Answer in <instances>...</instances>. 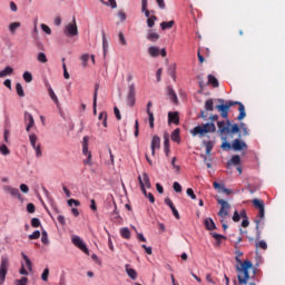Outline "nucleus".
Returning a JSON list of instances; mask_svg holds the SVG:
<instances>
[{"mask_svg":"<svg viewBox=\"0 0 285 285\" xmlns=\"http://www.w3.org/2000/svg\"><path fill=\"white\" fill-rule=\"evenodd\" d=\"M147 39L148 41H151V42L159 41V33L149 31L147 35Z\"/></svg>","mask_w":285,"mask_h":285,"instance_id":"nucleus-28","label":"nucleus"},{"mask_svg":"<svg viewBox=\"0 0 285 285\" xmlns=\"http://www.w3.org/2000/svg\"><path fill=\"white\" fill-rule=\"evenodd\" d=\"M242 164V158L239 155H235L228 160L227 166H239Z\"/></svg>","mask_w":285,"mask_h":285,"instance_id":"nucleus-21","label":"nucleus"},{"mask_svg":"<svg viewBox=\"0 0 285 285\" xmlns=\"http://www.w3.org/2000/svg\"><path fill=\"white\" fill-rule=\"evenodd\" d=\"M208 83H210V86H213L214 88H219V81L213 75L208 76Z\"/></svg>","mask_w":285,"mask_h":285,"instance_id":"nucleus-30","label":"nucleus"},{"mask_svg":"<svg viewBox=\"0 0 285 285\" xmlns=\"http://www.w3.org/2000/svg\"><path fill=\"white\" fill-rule=\"evenodd\" d=\"M37 60L40 63H48V57L43 52H39L37 56Z\"/></svg>","mask_w":285,"mask_h":285,"instance_id":"nucleus-37","label":"nucleus"},{"mask_svg":"<svg viewBox=\"0 0 285 285\" xmlns=\"http://www.w3.org/2000/svg\"><path fill=\"white\" fill-rule=\"evenodd\" d=\"M38 140L39 137H37V134L32 132L29 135V141L32 148H37V146H39V144H37Z\"/></svg>","mask_w":285,"mask_h":285,"instance_id":"nucleus-25","label":"nucleus"},{"mask_svg":"<svg viewBox=\"0 0 285 285\" xmlns=\"http://www.w3.org/2000/svg\"><path fill=\"white\" fill-rule=\"evenodd\" d=\"M14 72V69L10 66H7L4 69L0 71V79H3L4 77H10Z\"/></svg>","mask_w":285,"mask_h":285,"instance_id":"nucleus-19","label":"nucleus"},{"mask_svg":"<svg viewBox=\"0 0 285 285\" xmlns=\"http://www.w3.org/2000/svg\"><path fill=\"white\" fill-rule=\"evenodd\" d=\"M102 50L104 55L108 51V40L106 39V35L102 36Z\"/></svg>","mask_w":285,"mask_h":285,"instance_id":"nucleus-53","label":"nucleus"},{"mask_svg":"<svg viewBox=\"0 0 285 285\" xmlns=\"http://www.w3.org/2000/svg\"><path fill=\"white\" fill-rule=\"evenodd\" d=\"M10 268V259L7 256H2L0 259V285L6 282V275Z\"/></svg>","mask_w":285,"mask_h":285,"instance_id":"nucleus-4","label":"nucleus"},{"mask_svg":"<svg viewBox=\"0 0 285 285\" xmlns=\"http://www.w3.org/2000/svg\"><path fill=\"white\" fill-rule=\"evenodd\" d=\"M173 26H175V20H170V21H164L160 23V28L161 30H170V28H173Z\"/></svg>","mask_w":285,"mask_h":285,"instance_id":"nucleus-27","label":"nucleus"},{"mask_svg":"<svg viewBox=\"0 0 285 285\" xmlns=\"http://www.w3.org/2000/svg\"><path fill=\"white\" fill-rule=\"evenodd\" d=\"M40 28L42 31H45L46 35H52V29H50V27H48V24L41 23Z\"/></svg>","mask_w":285,"mask_h":285,"instance_id":"nucleus-50","label":"nucleus"},{"mask_svg":"<svg viewBox=\"0 0 285 285\" xmlns=\"http://www.w3.org/2000/svg\"><path fill=\"white\" fill-rule=\"evenodd\" d=\"M41 237V232L35 230L32 234L29 235V239H39Z\"/></svg>","mask_w":285,"mask_h":285,"instance_id":"nucleus-56","label":"nucleus"},{"mask_svg":"<svg viewBox=\"0 0 285 285\" xmlns=\"http://www.w3.org/2000/svg\"><path fill=\"white\" fill-rule=\"evenodd\" d=\"M168 95H169V98L171 99V101L174 104H177V100H178L177 94H175V90L171 87L168 88Z\"/></svg>","mask_w":285,"mask_h":285,"instance_id":"nucleus-34","label":"nucleus"},{"mask_svg":"<svg viewBox=\"0 0 285 285\" xmlns=\"http://www.w3.org/2000/svg\"><path fill=\"white\" fill-rule=\"evenodd\" d=\"M205 110L213 112L215 110V102L213 99H208L205 101Z\"/></svg>","mask_w":285,"mask_h":285,"instance_id":"nucleus-26","label":"nucleus"},{"mask_svg":"<svg viewBox=\"0 0 285 285\" xmlns=\"http://www.w3.org/2000/svg\"><path fill=\"white\" fill-rule=\"evenodd\" d=\"M80 60H81V62H82V66H87L88 61H90V55L83 53V55L80 57Z\"/></svg>","mask_w":285,"mask_h":285,"instance_id":"nucleus-49","label":"nucleus"},{"mask_svg":"<svg viewBox=\"0 0 285 285\" xmlns=\"http://www.w3.org/2000/svg\"><path fill=\"white\" fill-rule=\"evenodd\" d=\"M67 204L70 207H72V206H76V207L81 206V203L79 200L75 199V198L69 199Z\"/></svg>","mask_w":285,"mask_h":285,"instance_id":"nucleus-52","label":"nucleus"},{"mask_svg":"<svg viewBox=\"0 0 285 285\" xmlns=\"http://www.w3.org/2000/svg\"><path fill=\"white\" fill-rule=\"evenodd\" d=\"M171 141H176L177 144H179V141H180L179 129H175L171 132Z\"/></svg>","mask_w":285,"mask_h":285,"instance_id":"nucleus-36","label":"nucleus"},{"mask_svg":"<svg viewBox=\"0 0 285 285\" xmlns=\"http://www.w3.org/2000/svg\"><path fill=\"white\" fill-rule=\"evenodd\" d=\"M20 190H21V193H24V194L30 193V188L26 184L20 185Z\"/></svg>","mask_w":285,"mask_h":285,"instance_id":"nucleus-63","label":"nucleus"},{"mask_svg":"<svg viewBox=\"0 0 285 285\" xmlns=\"http://www.w3.org/2000/svg\"><path fill=\"white\" fill-rule=\"evenodd\" d=\"M246 148H248V145H246V142L239 138H236L232 142V150H235L236 153L239 150H246Z\"/></svg>","mask_w":285,"mask_h":285,"instance_id":"nucleus-10","label":"nucleus"},{"mask_svg":"<svg viewBox=\"0 0 285 285\" xmlns=\"http://www.w3.org/2000/svg\"><path fill=\"white\" fill-rule=\"evenodd\" d=\"M217 130V127H215V122H207L203 126H196L194 129L190 130L193 137H204L206 132H215Z\"/></svg>","mask_w":285,"mask_h":285,"instance_id":"nucleus-3","label":"nucleus"},{"mask_svg":"<svg viewBox=\"0 0 285 285\" xmlns=\"http://www.w3.org/2000/svg\"><path fill=\"white\" fill-rule=\"evenodd\" d=\"M22 255V259H24V268H27V271H29L31 273L32 271V261H30V258L28 257V255H26L24 253L21 254Z\"/></svg>","mask_w":285,"mask_h":285,"instance_id":"nucleus-22","label":"nucleus"},{"mask_svg":"<svg viewBox=\"0 0 285 285\" xmlns=\"http://www.w3.org/2000/svg\"><path fill=\"white\" fill-rule=\"evenodd\" d=\"M147 115L149 117V128H155V115L150 110H148Z\"/></svg>","mask_w":285,"mask_h":285,"instance_id":"nucleus-42","label":"nucleus"},{"mask_svg":"<svg viewBox=\"0 0 285 285\" xmlns=\"http://www.w3.org/2000/svg\"><path fill=\"white\" fill-rule=\"evenodd\" d=\"M168 121H169V124H176V126L179 125V112L169 111L168 112Z\"/></svg>","mask_w":285,"mask_h":285,"instance_id":"nucleus-16","label":"nucleus"},{"mask_svg":"<svg viewBox=\"0 0 285 285\" xmlns=\"http://www.w3.org/2000/svg\"><path fill=\"white\" fill-rule=\"evenodd\" d=\"M48 92H49V97L50 99L53 101V104H56V106L59 108L60 104H59V98L57 97V94H55V90L52 89V87L48 88Z\"/></svg>","mask_w":285,"mask_h":285,"instance_id":"nucleus-20","label":"nucleus"},{"mask_svg":"<svg viewBox=\"0 0 285 285\" xmlns=\"http://www.w3.org/2000/svg\"><path fill=\"white\" fill-rule=\"evenodd\" d=\"M14 285H28V277H22L14 282Z\"/></svg>","mask_w":285,"mask_h":285,"instance_id":"nucleus-55","label":"nucleus"},{"mask_svg":"<svg viewBox=\"0 0 285 285\" xmlns=\"http://www.w3.org/2000/svg\"><path fill=\"white\" fill-rule=\"evenodd\" d=\"M239 257L240 256L235 257L237 264H239L236 265V271L238 273L237 278L240 285H246L248 284V279H250V276L248 275V269L253 268V263H250V261L242 262V258Z\"/></svg>","mask_w":285,"mask_h":285,"instance_id":"nucleus-2","label":"nucleus"},{"mask_svg":"<svg viewBox=\"0 0 285 285\" xmlns=\"http://www.w3.org/2000/svg\"><path fill=\"white\" fill-rule=\"evenodd\" d=\"M109 206H112V213L110 214V219H112V222H117V219H120L119 216V210H117V204L115 203H109Z\"/></svg>","mask_w":285,"mask_h":285,"instance_id":"nucleus-18","label":"nucleus"},{"mask_svg":"<svg viewBox=\"0 0 285 285\" xmlns=\"http://www.w3.org/2000/svg\"><path fill=\"white\" fill-rule=\"evenodd\" d=\"M63 35L66 37H77L79 29L77 28V20L73 18L71 22L65 26Z\"/></svg>","mask_w":285,"mask_h":285,"instance_id":"nucleus-6","label":"nucleus"},{"mask_svg":"<svg viewBox=\"0 0 285 285\" xmlns=\"http://www.w3.org/2000/svg\"><path fill=\"white\" fill-rule=\"evenodd\" d=\"M126 273L130 279H137V271L135 268H131L129 265H126Z\"/></svg>","mask_w":285,"mask_h":285,"instance_id":"nucleus-24","label":"nucleus"},{"mask_svg":"<svg viewBox=\"0 0 285 285\" xmlns=\"http://www.w3.org/2000/svg\"><path fill=\"white\" fill-rule=\"evenodd\" d=\"M218 204L220 205V210L218 212V217H222V224H224V220L226 217H228V214L230 213V204L224 199H218Z\"/></svg>","mask_w":285,"mask_h":285,"instance_id":"nucleus-7","label":"nucleus"},{"mask_svg":"<svg viewBox=\"0 0 285 285\" xmlns=\"http://www.w3.org/2000/svg\"><path fill=\"white\" fill-rule=\"evenodd\" d=\"M212 237H214V239H216V242H222V239H224V235L217 234V233H212Z\"/></svg>","mask_w":285,"mask_h":285,"instance_id":"nucleus-60","label":"nucleus"},{"mask_svg":"<svg viewBox=\"0 0 285 285\" xmlns=\"http://www.w3.org/2000/svg\"><path fill=\"white\" fill-rule=\"evenodd\" d=\"M88 136H85L82 138V155H85V157H92V154L88 150Z\"/></svg>","mask_w":285,"mask_h":285,"instance_id":"nucleus-15","label":"nucleus"},{"mask_svg":"<svg viewBox=\"0 0 285 285\" xmlns=\"http://www.w3.org/2000/svg\"><path fill=\"white\" fill-rule=\"evenodd\" d=\"M156 21H157V17H156V16H150V17L147 19V26H148V28H154Z\"/></svg>","mask_w":285,"mask_h":285,"instance_id":"nucleus-41","label":"nucleus"},{"mask_svg":"<svg viewBox=\"0 0 285 285\" xmlns=\"http://www.w3.org/2000/svg\"><path fill=\"white\" fill-rule=\"evenodd\" d=\"M71 242H72L73 246H76L77 248L82 250V253H85V255H90V250L88 249V247L86 246V243L83 242V239H81V237L73 235L71 237Z\"/></svg>","mask_w":285,"mask_h":285,"instance_id":"nucleus-8","label":"nucleus"},{"mask_svg":"<svg viewBox=\"0 0 285 285\" xmlns=\"http://www.w3.org/2000/svg\"><path fill=\"white\" fill-rule=\"evenodd\" d=\"M220 148L223 150H232L233 149V145H230V142H227V139H225V140H223V144H222Z\"/></svg>","mask_w":285,"mask_h":285,"instance_id":"nucleus-44","label":"nucleus"},{"mask_svg":"<svg viewBox=\"0 0 285 285\" xmlns=\"http://www.w3.org/2000/svg\"><path fill=\"white\" fill-rule=\"evenodd\" d=\"M252 202H253L255 208H258V210L264 208V200L255 198Z\"/></svg>","mask_w":285,"mask_h":285,"instance_id":"nucleus-38","label":"nucleus"},{"mask_svg":"<svg viewBox=\"0 0 285 285\" xmlns=\"http://www.w3.org/2000/svg\"><path fill=\"white\" fill-rule=\"evenodd\" d=\"M239 130H240V125L234 124V125H232L229 132H232V135H237V132H239Z\"/></svg>","mask_w":285,"mask_h":285,"instance_id":"nucleus-48","label":"nucleus"},{"mask_svg":"<svg viewBox=\"0 0 285 285\" xmlns=\"http://www.w3.org/2000/svg\"><path fill=\"white\" fill-rule=\"evenodd\" d=\"M164 146H165V150H168V148H170V138L168 134L164 135Z\"/></svg>","mask_w":285,"mask_h":285,"instance_id":"nucleus-47","label":"nucleus"},{"mask_svg":"<svg viewBox=\"0 0 285 285\" xmlns=\"http://www.w3.org/2000/svg\"><path fill=\"white\" fill-rule=\"evenodd\" d=\"M120 235L124 237V239H130V229L127 227L120 228Z\"/></svg>","mask_w":285,"mask_h":285,"instance_id":"nucleus-31","label":"nucleus"},{"mask_svg":"<svg viewBox=\"0 0 285 285\" xmlns=\"http://www.w3.org/2000/svg\"><path fill=\"white\" fill-rule=\"evenodd\" d=\"M118 17H119L120 21H126V19H127L126 12H124L121 10L118 11Z\"/></svg>","mask_w":285,"mask_h":285,"instance_id":"nucleus-64","label":"nucleus"},{"mask_svg":"<svg viewBox=\"0 0 285 285\" xmlns=\"http://www.w3.org/2000/svg\"><path fill=\"white\" fill-rule=\"evenodd\" d=\"M22 79L27 83H31V81H32V73H30V71H24L23 75H22Z\"/></svg>","mask_w":285,"mask_h":285,"instance_id":"nucleus-39","label":"nucleus"},{"mask_svg":"<svg viewBox=\"0 0 285 285\" xmlns=\"http://www.w3.org/2000/svg\"><path fill=\"white\" fill-rule=\"evenodd\" d=\"M31 226L33 228H39L41 226V220H39V218H32L31 219Z\"/></svg>","mask_w":285,"mask_h":285,"instance_id":"nucleus-54","label":"nucleus"},{"mask_svg":"<svg viewBox=\"0 0 285 285\" xmlns=\"http://www.w3.org/2000/svg\"><path fill=\"white\" fill-rule=\"evenodd\" d=\"M256 248H263V250H266V248H268V245L264 240H261L256 243Z\"/></svg>","mask_w":285,"mask_h":285,"instance_id":"nucleus-58","label":"nucleus"},{"mask_svg":"<svg viewBox=\"0 0 285 285\" xmlns=\"http://www.w3.org/2000/svg\"><path fill=\"white\" fill-rule=\"evenodd\" d=\"M161 146V139L159 136H154L151 139V155L155 156V150L159 149Z\"/></svg>","mask_w":285,"mask_h":285,"instance_id":"nucleus-14","label":"nucleus"},{"mask_svg":"<svg viewBox=\"0 0 285 285\" xmlns=\"http://www.w3.org/2000/svg\"><path fill=\"white\" fill-rule=\"evenodd\" d=\"M204 224H205V228L207 230H215V228H217L213 218H206Z\"/></svg>","mask_w":285,"mask_h":285,"instance_id":"nucleus-23","label":"nucleus"},{"mask_svg":"<svg viewBox=\"0 0 285 285\" xmlns=\"http://www.w3.org/2000/svg\"><path fill=\"white\" fill-rule=\"evenodd\" d=\"M19 28H21V22H19V21L11 22V23L8 26L9 32H10V35H12V36L17 35V31L19 30Z\"/></svg>","mask_w":285,"mask_h":285,"instance_id":"nucleus-17","label":"nucleus"},{"mask_svg":"<svg viewBox=\"0 0 285 285\" xmlns=\"http://www.w3.org/2000/svg\"><path fill=\"white\" fill-rule=\"evenodd\" d=\"M138 181L140 185V188H150V177L146 173H144L141 176H138Z\"/></svg>","mask_w":285,"mask_h":285,"instance_id":"nucleus-12","label":"nucleus"},{"mask_svg":"<svg viewBox=\"0 0 285 285\" xmlns=\"http://www.w3.org/2000/svg\"><path fill=\"white\" fill-rule=\"evenodd\" d=\"M240 128H242V130H243V135H244L245 137H248L249 132H248V127L246 126V124L240 122Z\"/></svg>","mask_w":285,"mask_h":285,"instance_id":"nucleus-57","label":"nucleus"},{"mask_svg":"<svg viewBox=\"0 0 285 285\" xmlns=\"http://www.w3.org/2000/svg\"><path fill=\"white\" fill-rule=\"evenodd\" d=\"M176 161H177V157H173L171 158V166H173L175 173H179V170H181V167H179V165H177Z\"/></svg>","mask_w":285,"mask_h":285,"instance_id":"nucleus-46","label":"nucleus"},{"mask_svg":"<svg viewBox=\"0 0 285 285\" xmlns=\"http://www.w3.org/2000/svg\"><path fill=\"white\" fill-rule=\"evenodd\" d=\"M2 190H3V193H6V195H10L11 197H14V199H20V200L23 199V197L21 196V193L19 191V189L14 188V187H12L10 185H4L2 187Z\"/></svg>","mask_w":285,"mask_h":285,"instance_id":"nucleus-9","label":"nucleus"},{"mask_svg":"<svg viewBox=\"0 0 285 285\" xmlns=\"http://www.w3.org/2000/svg\"><path fill=\"white\" fill-rule=\"evenodd\" d=\"M203 144H204V146H205V148H206V155H210V151L213 150V146H214L213 141H210V140H208V141L204 140Z\"/></svg>","mask_w":285,"mask_h":285,"instance_id":"nucleus-33","label":"nucleus"},{"mask_svg":"<svg viewBox=\"0 0 285 285\" xmlns=\"http://www.w3.org/2000/svg\"><path fill=\"white\" fill-rule=\"evenodd\" d=\"M49 275H50V269L47 267V268L43 269V272L41 274L42 282H48Z\"/></svg>","mask_w":285,"mask_h":285,"instance_id":"nucleus-45","label":"nucleus"},{"mask_svg":"<svg viewBox=\"0 0 285 285\" xmlns=\"http://www.w3.org/2000/svg\"><path fill=\"white\" fill-rule=\"evenodd\" d=\"M160 52V49L158 47H149L148 48V55L153 58L158 57Z\"/></svg>","mask_w":285,"mask_h":285,"instance_id":"nucleus-29","label":"nucleus"},{"mask_svg":"<svg viewBox=\"0 0 285 285\" xmlns=\"http://www.w3.org/2000/svg\"><path fill=\"white\" fill-rule=\"evenodd\" d=\"M118 41L120 46H128V41L126 40V36H124V32H118Z\"/></svg>","mask_w":285,"mask_h":285,"instance_id":"nucleus-35","label":"nucleus"},{"mask_svg":"<svg viewBox=\"0 0 285 285\" xmlns=\"http://www.w3.org/2000/svg\"><path fill=\"white\" fill-rule=\"evenodd\" d=\"M218 102H220V105L216 106V110H218V112H220V117H223V119H228V112L230 110V108H233V106H239L238 107V121H242V119H244L246 117V108L244 107V104L239 102V101H226L222 98L218 99Z\"/></svg>","mask_w":285,"mask_h":285,"instance_id":"nucleus-1","label":"nucleus"},{"mask_svg":"<svg viewBox=\"0 0 285 285\" xmlns=\"http://www.w3.org/2000/svg\"><path fill=\"white\" fill-rule=\"evenodd\" d=\"M187 195L190 197V199H197V195H195L193 188H187Z\"/></svg>","mask_w":285,"mask_h":285,"instance_id":"nucleus-59","label":"nucleus"},{"mask_svg":"<svg viewBox=\"0 0 285 285\" xmlns=\"http://www.w3.org/2000/svg\"><path fill=\"white\" fill-rule=\"evenodd\" d=\"M135 83L128 86L127 104L128 106H135Z\"/></svg>","mask_w":285,"mask_h":285,"instance_id":"nucleus-11","label":"nucleus"},{"mask_svg":"<svg viewBox=\"0 0 285 285\" xmlns=\"http://www.w3.org/2000/svg\"><path fill=\"white\" fill-rule=\"evenodd\" d=\"M16 92L18 97H26V92L23 91V86L20 82L16 85Z\"/></svg>","mask_w":285,"mask_h":285,"instance_id":"nucleus-32","label":"nucleus"},{"mask_svg":"<svg viewBox=\"0 0 285 285\" xmlns=\"http://www.w3.org/2000/svg\"><path fill=\"white\" fill-rule=\"evenodd\" d=\"M41 242L46 246H48L50 244V240L48 239V232H46V230L42 232V234H41Z\"/></svg>","mask_w":285,"mask_h":285,"instance_id":"nucleus-43","label":"nucleus"},{"mask_svg":"<svg viewBox=\"0 0 285 285\" xmlns=\"http://www.w3.org/2000/svg\"><path fill=\"white\" fill-rule=\"evenodd\" d=\"M114 115L116 116V119H118V121H121V112L119 111V108H114Z\"/></svg>","mask_w":285,"mask_h":285,"instance_id":"nucleus-62","label":"nucleus"},{"mask_svg":"<svg viewBox=\"0 0 285 285\" xmlns=\"http://www.w3.org/2000/svg\"><path fill=\"white\" fill-rule=\"evenodd\" d=\"M175 193H181V185L178 181H175L173 185Z\"/></svg>","mask_w":285,"mask_h":285,"instance_id":"nucleus-61","label":"nucleus"},{"mask_svg":"<svg viewBox=\"0 0 285 285\" xmlns=\"http://www.w3.org/2000/svg\"><path fill=\"white\" fill-rule=\"evenodd\" d=\"M217 127H218V132L220 135V139L223 141H226V139H228V137H226V134H230V120L227 119L226 121L222 120L217 122Z\"/></svg>","mask_w":285,"mask_h":285,"instance_id":"nucleus-5","label":"nucleus"},{"mask_svg":"<svg viewBox=\"0 0 285 285\" xmlns=\"http://www.w3.org/2000/svg\"><path fill=\"white\" fill-rule=\"evenodd\" d=\"M33 150L36 151V157L38 159H41V157H43V153L41 151V144H38L37 147H33Z\"/></svg>","mask_w":285,"mask_h":285,"instance_id":"nucleus-40","label":"nucleus"},{"mask_svg":"<svg viewBox=\"0 0 285 285\" xmlns=\"http://www.w3.org/2000/svg\"><path fill=\"white\" fill-rule=\"evenodd\" d=\"M0 154H1V155H4V156L10 155V149H8V146L1 145V146H0Z\"/></svg>","mask_w":285,"mask_h":285,"instance_id":"nucleus-51","label":"nucleus"},{"mask_svg":"<svg viewBox=\"0 0 285 285\" xmlns=\"http://www.w3.org/2000/svg\"><path fill=\"white\" fill-rule=\"evenodd\" d=\"M24 124L27 132H30V129L35 127V117L28 111L24 112Z\"/></svg>","mask_w":285,"mask_h":285,"instance_id":"nucleus-13","label":"nucleus"}]
</instances>
